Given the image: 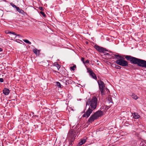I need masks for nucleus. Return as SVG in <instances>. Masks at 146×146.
I'll list each match as a JSON object with an SVG mask.
<instances>
[{"label":"nucleus","instance_id":"1","mask_svg":"<svg viewBox=\"0 0 146 146\" xmlns=\"http://www.w3.org/2000/svg\"><path fill=\"white\" fill-rule=\"evenodd\" d=\"M124 57L131 63L137 64L138 66L146 68V61L129 55H124Z\"/></svg>","mask_w":146,"mask_h":146},{"label":"nucleus","instance_id":"2","mask_svg":"<svg viewBox=\"0 0 146 146\" xmlns=\"http://www.w3.org/2000/svg\"><path fill=\"white\" fill-rule=\"evenodd\" d=\"M103 115L102 111L99 110L95 112L93 115H92L88 119L87 123L90 124L93 122L95 120L98 119L99 117Z\"/></svg>","mask_w":146,"mask_h":146},{"label":"nucleus","instance_id":"3","mask_svg":"<svg viewBox=\"0 0 146 146\" xmlns=\"http://www.w3.org/2000/svg\"><path fill=\"white\" fill-rule=\"evenodd\" d=\"M97 99L95 97H93L92 99H88L86 102V106H90L91 109L94 110L95 109L97 106Z\"/></svg>","mask_w":146,"mask_h":146},{"label":"nucleus","instance_id":"4","mask_svg":"<svg viewBox=\"0 0 146 146\" xmlns=\"http://www.w3.org/2000/svg\"><path fill=\"white\" fill-rule=\"evenodd\" d=\"M115 62L118 65L122 66H128V62L125 60V58L123 57H121L120 58L117 59Z\"/></svg>","mask_w":146,"mask_h":146},{"label":"nucleus","instance_id":"5","mask_svg":"<svg viewBox=\"0 0 146 146\" xmlns=\"http://www.w3.org/2000/svg\"><path fill=\"white\" fill-rule=\"evenodd\" d=\"M99 88L101 92V94L102 95H105V90H108V89L106 88L105 84L104 83H98Z\"/></svg>","mask_w":146,"mask_h":146},{"label":"nucleus","instance_id":"6","mask_svg":"<svg viewBox=\"0 0 146 146\" xmlns=\"http://www.w3.org/2000/svg\"><path fill=\"white\" fill-rule=\"evenodd\" d=\"M6 33L9 34L10 35V36L11 38H13L15 40L18 39L19 37L20 36L19 35L13 32H9Z\"/></svg>","mask_w":146,"mask_h":146},{"label":"nucleus","instance_id":"7","mask_svg":"<svg viewBox=\"0 0 146 146\" xmlns=\"http://www.w3.org/2000/svg\"><path fill=\"white\" fill-rule=\"evenodd\" d=\"M93 110L91 109L90 107L89 108L86 112L83 115L82 117L87 118L92 113Z\"/></svg>","mask_w":146,"mask_h":146},{"label":"nucleus","instance_id":"8","mask_svg":"<svg viewBox=\"0 0 146 146\" xmlns=\"http://www.w3.org/2000/svg\"><path fill=\"white\" fill-rule=\"evenodd\" d=\"M94 47L100 52L104 53L105 51H106V48L102 47H100L98 45H95L94 46Z\"/></svg>","mask_w":146,"mask_h":146},{"label":"nucleus","instance_id":"9","mask_svg":"<svg viewBox=\"0 0 146 146\" xmlns=\"http://www.w3.org/2000/svg\"><path fill=\"white\" fill-rule=\"evenodd\" d=\"M68 135V136L73 139V138H74L76 136V130L71 129L69 131Z\"/></svg>","mask_w":146,"mask_h":146},{"label":"nucleus","instance_id":"10","mask_svg":"<svg viewBox=\"0 0 146 146\" xmlns=\"http://www.w3.org/2000/svg\"><path fill=\"white\" fill-rule=\"evenodd\" d=\"M10 92L9 90L7 88H4L3 90V93L5 95H8Z\"/></svg>","mask_w":146,"mask_h":146},{"label":"nucleus","instance_id":"11","mask_svg":"<svg viewBox=\"0 0 146 146\" xmlns=\"http://www.w3.org/2000/svg\"><path fill=\"white\" fill-rule=\"evenodd\" d=\"M135 119H137L139 118L140 116L137 113H132Z\"/></svg>","mask_w":146,"mask_h":146},{"label":"nucleus","instance_id":"12","mask_svg":"<svg viewBox=\"0 0 146 146\" xmlns=\"http://www.w3.org/2000/svg\"><path fill=\"white\" fill-rule=\"evenodd\" d=\"M90 75L92 76V78L94 79H97V77L95 74L93 72H92L90 74Z\"/></svg>","mask_w":146,"mask_h":146},{"label":"nucleus","instance_id":"13","mask_svg":"<svg viewBox=\"0 0 146 146\" xmlns=\"http://www.w3.org/2000/svg\"><path fill=\"white\" fill-rule=\"evenodd\" d=\"M33 52L35 54H38L40 52L39 50H38L36 48H35L33 49Z\"/></svg>","mask_w":146,"mask_h":146},{"label":"nucleus","instance_id":"14","mask_svg":"<svg viewBox=\"0 0 146 146\" xmlns=\"http://www.w3.org/2000/svg\"><path fill=\"white\" fill-rule=\"evenodd\" d=\"M54 66L56 67L58 70H59L60 67V66L57 63L54 64Z\"/></svg>","mask_w":146,"mask_h":146},{"label":"nucleus","instance_id":"15","mask_svg":"<svg viewBox=\"0 0 146 146\" xmlns=\"http://www.w3.org/2000/svg\"><path fill=\"white\" fill-rule=\"evenodd\" d=\"M16 10L20 13L23 14L24 13V11L22 9H20L18 7L17 8Z\"/></svg>","mask_w":146,"mask_h":146},{"label":"nucleus","instance_id":"16","mask_svg":"<svg viewBox=\"0 0 146 146\" xmlns=\"http://www.w3.org/2000/svg\"><path fill=\"white\" fill-rule=\"evenodd\" d=\"M86 139H82L81 140V141L79 142V144L80 145H81L83 144H84V143H85L86 142Z\"/></svg>","mask_w":146,"mask_h":146},{"label":"nucleus","instance_id":"17","mask_svg":"<svg viewBox=\"0 0 146 146\" xmlns=\"http://www.w3.org/2000/svg\"><path fill=\"white\" fill-rule=\"evenodd\" d=\"M131 96L135 100H137L138 98V97L136 95H135L134 93H132Z\"/></svg>","mask_w":146,"mask_h":146},{"label":"nucleus","instance_id":"18","mask_svg":"<svg viewBox=\"0 0 146 146\" xmlns=\"http://www.w3.org/2000/svg\"><path fill=\"white\" fill-rule=\"evenodd\" d=\"M56 86L58 87V88H62L63 87V86L61 85L60 83H56Z\"/></svg>","mask_w":146,"mask_h":146},{"label":"nucleus","instance_id":"19","mask_svg":"<svg viewBox=\"0 0 146 146\" xmlns=\"http://www.w3.org/2000/svg\"><path fill=\"white\" fill-rule=\"evenodd\" d=\"M88 72L89 74L93 72L92 69L90 68H87Z\"/></svg>","mask_w":146,"mask_h":146},{"label":"nucleus","instance_id":"20","mask_svg":"<svg viewBox=\"0 0 146 146\" xmlns=\"http://www.w3.org/2000/svg\"><path fill=\"white\" fill-rule=\"evenodd\" d=\"M10 5L13 7L15 8L16 9H17V8L18 7H17L16 5H14V4L13 3H11Z\"/></svg>","mask_w":146,"mask_h":146},{"label":"nucleus","instance_id":"21","mask_svg":"<svg viewBox=\"0 0 146 146\" xmlns=\"http://www.w3.org/2000/svg\"><path fill=\"white\" fill-rule=\"evenodd\" d=\"M23 41L25 42L26 43H28L29 44H31V42L29 41L27 39H24L23 40Z\"/></svg>","mask_w":146,"mask_h":146},{"label":"nucleus","instance_id":"22","mask_svg":"<svg viewBox=\"0 0 146 146\" xmlns=\"http://www.w3.org/2000/svg\"><path fill=\"white\" fill-rule=\"evenodd\" d=\"M40 13L44 17H46V15L44 12H43L42 11H41L40 12Z\"/></svg>","mask_w":146,"mask_h":146},{"label":"nucleus","instance_id":"23","mask_svg":"<svg viewBox=\"0 0 146 146\" xmlns=\"http://www.w3.org/2000/svg\"><path fill=\"white\" fill-rule=\"evenodd\" d=\"M76 86H78V87H83L84 86V85H82V84H78L77 83H76Z\"/></svg>","mask_w":146,"mask_h":146},{"label":"nucleus","instance_id":"24","mask_svg":"<svg viewBox=\"0 0 146 146\" xmlns=\"http://www.w3.org/2000/svg\"><path fill=\"white\" fill-rule=\"evenodd\" d=\"M76 68V66L75 65L70 67L71 69L72 70H74V68Z\"/></svg>","mask_w":146,"mask_h":146},{"label":"nucleus","instance_id":"25","mask_svg":"<svg viewBox=\"0 0 146 146\" xmlns=\"http://www.w3.org/2000/svg\"><path fill=\"white\" fill-rule=\"evenodd\" d=\"M115 57L116 58H117V57H119V59L120 58V57H122L121 56H120L119 55L117 54V55H114Z\"/></svg>","mask_w":146,"mask_h":146},{"label":"nucleus","instance_id":"26","mask_svg":"<svg viewBox=\"0 0 146 146\" xmlns=\"http://www.w3.org/2000/svg\"><path fill=\"white\" fill-rule=\"evenodd\" d=\"M115 68L117 69H120L121 68V67L118 65H116L115 66Z\"/></svg>","mask_w":146,"mask_h":146},{"label":"nucleus","instance_id":"27","mask_svg":"<svg viewBox=\"0 0 146 146\" xmlns=\"http://www.w3.org/2000/svg\"><path fill=\"white\" fill-rule=\"evenodd\" d=\"M81 60L84 64H85L84 58H83V57L82 58Z\"/></svg>","mask_w":146,"mask_h":146},{"label":"nucleus","instance_id":"28","mask_svg":"<svg viewBox=\"0 0 146 146\" xmlns=\"http://www.w3.org/2000/svg\"><path fill=\"white\" fill-rule=\"evenodd\" d=\"M39 9L42 11H44V9L42 7H39Z\"/></svg>","mask_w":146,"mask_h":146},{"label":"nucleus","instance_id":"29","mask_svg":"<svg viewBox=\"0 0 146 146\" xmlns=\"http://www.w3.org/2000/svg\"><path fill=\"white\" fill-rule=\"evenodd\" d=\"M108 100L110 102H112L111 101H112L111 98H108Z\"/></svg>","mask_w":146,"mask_h":146},{"label":"nucleus","instance_id":"30","mask_svg":"<svg viewBox=\"0 0 146 146\" xmlns=\"http://www.w3.org/2000/svg\"><path fill=\"white\" fill-rule=\"evenodd\" d=\"M4 80L3 78H0V82H3Z\"/></svg>","mask_w":146,"mask_h":146},{"label":"nucleus","instance_id":"31","mask_svg":"<svg viewBox=\"0 0 146 146\" xmlns=\"http://www.w3.org/2000/svg\"><path fill=\"white\" fill-rule=\"evenodd\" d=\"M85 63H89V61L87 60H86L85 62Z\"/></svg>","mask_w":146,"mask_h":146},{"label":"nucleus","instance_id":"32","mask_svg":"<svg viewBox=\"0 0 146 146\" xmlns=\"http://www.w3.org/2000/svg\"><path fill=\"white\" fill-rule=\"evenodd\" d=\"M2 49L1 48H0V52L2 51Z\"/></svg>","mask_w":146,"mask_h":146},{"label":"nucleus","instance_id":"33","mask_svg":"<svg viewBox=\"0 0 146 146\" xmlns=\"http://www.w3.org/2000/svg\"><path fill=\"white\" fill-rule=\"evenodd\" d=\"M66 78H67L65 77V79H66Z\"/></svg>","mask_w":146,"mask_h":146},{"label":"nucleus","instance_id":"34","mask_svg":"<svg viewBox=\"0 0 146 146\" xmlns=\"http://www.w3.org/2000/svg\"><path fill=\"white\" fill-rule=\"evenodd\" d=\"M68 82H70V81H68Z\"/></svg>","mask_w":146,"mask_h":146},{"label":"nucleus","instance_id":"35","mask_svg":"<svg viewBox=\"0 0 146 146\" xmlns=\"http://www.w3.org/2000/svg\"><path fill=\"white\" fill-rule=\"evenodd\" d=\"M66 85L67 84L66 83Z\"/></svg>","mask_w":146,"mask_h":146}]
</instances>
